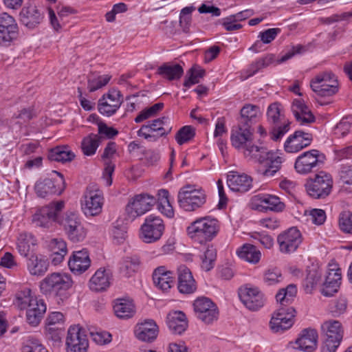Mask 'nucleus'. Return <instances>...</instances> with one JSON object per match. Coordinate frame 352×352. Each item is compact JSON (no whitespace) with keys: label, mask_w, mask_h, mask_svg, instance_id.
Returning <instances> with one entry per match:
<instances>
[{"label":"nucleus","mask_w":352,"mask_h":352,"mask_svg":"<svg viewBox=\"0 0 352 352\" xmlns=\"http://www.w3.org/2000/svg\"><path fill=\"white\" fill-rule=\"evenodd\" d=\"M179 206L186 211H194L205 203L204 194L187 186L182 188L177 196Z\"/></svg>","instance_id":"nucleus-9"},{"label":"nucleus","mask_w":352,"mask_h":352,"mask_svg":"<svg viewBox=\"0 0 352 352\" xmlns=\"http://www.w3.org/2000/svg\"><path fill=\"white\" fill-rule=\"evenodd\" d=\"M63 208V201L43 206L32 216V222L36 226L49 228L52 226L54 222H58L59 214Z\"/></svg>","instance_id":"nucleus-7"},{"label":"nucleus","mask_w":352,"mask_h":352,"mask_svg":"<svg viewBox=\"0 0 352 352\" xmlns=\"http://www.w3.org/2000/svg\"><path fill=\"white\" fill-rule=\"evenodd\" d=\"M82 201V210L86 216H96L102 211L103 197L100 190L88 187Z\"/></svg>","instance_id":"nucleus-17"},{"label":"nucleus","mask_w":352,"mask_h":352,"mask_svg":"<svg viewBox=\"0 0 352 352\" xmlns=\"http://www.w3.org/2000/svg\"><path fill=\"white\" fill-rule=\"evenodd\" d=\"M30 308L27 309L26 318L28 322L32 326L38 325L44 313L46 311V305L43 300L38 303H34Z\"/></svg>","instance_id":"nucleus-40"},{"label":"nucleus","mask_w":352,"mask_h":352,"mask_svg":"<svg viewBox=\"0 0 352 352\" xmlns=\"http://www.w3.org/2000/svg\"><path fill=\"white\" fill-rule=\"evenodd\" d=\"M347 309V300L344 298H340L330 305L329 310L332 316L338 317L343 314Z\"/></svg>","instance_id":"nucleus-61"},{"label":"nucleus","mask_w":352,"mask_h":352,"mask_svg":"<svg viewBox=\"0 0 352 352\" xmlns=\"http://www.w3.org/2000/svg\"><path fill=\"white\" fill-rule=\"evenodd\" d=\"M112 275L109 270L98 269L89 280V288L94 292H103L111 285Z\"/></svg>","instance_id":"nucleus-28"},{"label":"nucleus","mask_w":352,"mask_h":352,"mask_svg":"<svg viewBox=\"0 0 352 352\" xmlns=\"http://www.w3.org/2000/svg\"><path fill=\"white\" fill-rule=\"evenodd\" d=\"M239 296L242 303L250 311H257L265 303V299L260 289L250 284H246L239 289Z\"/></svg>","instance_id":"nucleus-11"},{"label":"nucleus","mask_w":352,"mask_h":352,"mask_svg":"<svg viewBox=\"0 0 352 352\" xmlns=\"http://www.w3.org/2000/svg\"><path fill=\"white\" fill-rule=\"evenodd\" d=\"M325 156L316 149L306 151L299 155L295 162L294 168L300 174H307L324 163Z\"/></svg>","instance_id":"nucleus-10"},{"label":"nucleus","mask_w":352,"mask_h":352,"mask_svg":"<svg viewBox=\"0 0 352 352\" xmlns=\"http://www.w3.org/2000/svg\"><path fill=\"white\" fill-rule=\"evenodd\" d=\"M296 292L297 289L296 286L289 285L286 288H283L279 290L276 295V300L280 305H289L292 302Z\"/></svg>","instance_id":"nucleus-50"},{"label":"nucleus","mask_w":352,"mask_h":352,"mask_svg":"<svg viewBox=\"0 0 352 352\" xmlns=\"http://www.w3.org/2000/svg\"><path fill=\"white\" fill-rule=\"evenodd\" d=\"M90 264L91 260L88 252L85 249L74 252L72 258L68 262L71 271L76 274L85 272L89 267Z\"/></svg>","instance_id":"nucleus-31"},{"label":"nucleus","mask_w":352,"mask_h":352,"mask_svg":"<svg viewBox=\"0 0 352 352\" xmlns=\"http://www.w3.org/2000/svg\"><path fill=\"white\" fill-rule=\"evenodd\" d=\"M339 226L344 232L352 234V212L345 211L340 214Z\"/></svg>","instance_id":"nucleus-60"},{"label":"nucleus","mask_w":352,"mask_h":352,"mask_svg":"<svg viewBox=\"0 0 352 352\" xmlns=\"http://www.w3.org/2000/svg\"><path fill=\"white\" fill-rule=\"evenodd\" d=\"M283 279L280 271L277 268L268 270L264 275V280L268 285L280 282Z\"/></svg>","instance_id":"nucleus-63"},{"label":"nucleus","mask_w":352,"mask_h":352,"mask_svg":"<svg viewBox=\"0 0 352 352\" xmlns=\"http://www.w3.org/2000/svg\"><path fill=\"white\" fill-rule=\"evenodd\" d=\"M159 329L157 324L153 320H146L138 324L135 329L136 338L143 342H152L158 334Z\"/></svg>","instance_id":"nucleus-25"},{"label":"nucleus","mask_w":352,"mask_h":352,"mask_svg":"<svg viewBox=\"0 0 352 352\" xmlns=\"http://www.w3.org/2000/svg\"><path fill=\"white\" fill-rule=\"evenodd\" d=\"M154 284L162 291L167 292L174 283V277L170 271H166L164 266L159 267L153 273Z\"/></svg>","instance_id":"nucleus-32"},{"label":"nucleus","mask_w":352,"mask_h":352,"mask_svg":"<svg viewBox=\"0 0 352 352\" xmlns=\"http://www.w3.org/2000/svg\"><path fill=\"white\" fill-rule=\"evenodd\" d=\"M195 135V129L190 125L182 126L176 133L175 140L178 144L182 145L191 140Z\"/></svg>","instance_id":"nucleus-52"},{"label":"nucleus","mask_w":352,"mask_h":352,"mask_svg":"<svg viewBox=\"0 0 352 352\" xmlns=\"http://www.w3.org/2000/svg\"><path fill=\"white\" fill-rule=\"evenodd\" d=\"M122 103L120 91L113 89L98 100V109L102 115L109 117L117 111Z\"/></svg>","instance_id":"nucleus-19"},{"label":"nucleus","mask_w":352,"mask_h":352,"mask_svg":"<svg viewBox=\"0 0 352 352\" xmlns=\"http://www.w3.org/2000/svg\"><path fill=\"white\" fill-rule=\"evenodd\" d=\"M292 111L300 124H307L315 122L316 118L309 108L299 99H295L292 104Z\"/></svg>","instance_id":"nucleus-27"},{"label":"nucleus","mask_w":352,"mask_h":352,"mask_svg":"<svg viewBox=\"0 0 352 352\" xmlns=\"http://www.w3.org/2000/svg\"><path fill=\"white\" fill-rule=\"evenodd\" d=\"M340 269H329L325 281L323 283L321 293L327 297L332 296L337 293L340 285Z\"/></svg>","instance_id":"nucleus-29"},{"label":"nucleus","mask_w":352,"mask_h":352,"mask_svg":"<svg viewBox=\"0 0 352 352\" xmlns=\"http://www.w3.org/2000/svg\"><path fill=\"white\" fill-rule=\"evenodd\" d=\"M183 68L179 64L166 63L157 68V74L168 80H175L181 78Z\"/></svg>","instance_id":"nucleus-37"},{"label":"nucleus","mask_w":352,"mask_h":352,"mask_svg":"<svg viewBox=\"0 0 352 352\" xmlns=\"http://www.w3.org/2000/svg\"><path fill=\"white\" fill-rule=\"evenodd\" d=\"M322 273L316 265H311L307 269V276L304 286L307 292H311L314 288L320 282Z\"/></svg>","instance_id":"nucleus-44"},{"label":"nucleus","mask_w":352,"mask_h":352,"mask_svg":"<svg viewBox=\"0 0 352 352\" xmlns=\"http://www.w3.org/2000/svg\"><path fill=\"white\" fill-rule=\"evenodd\" d=\"M18 36L19 27L14 18L6 12L0 14V43L10 45Z\"/></svg>","instance_id":"nucleus-18"},{"label":"nucleus","mask_w":352,"mask_h":352,"mask_svg":"<svg viewBox=\"0 0 352 352\" xmlns=\"http://www.w3.org/2000/svg\"><path fill=\"white\" fill-rule=\"evenodd\" d=\"M52 173L56 174L58 178H45L43 181L36 182L35 191L38 197L45 198L52 195H60L63 192L65 188L63 175L56 170H54Z\"/></svg>","instance_id":"nucleus-14"},{"label":"nucleus","mask_w":352,"mask_h":352,"mask_svg":"<svg viewBox=\"0 0 352 352\" xmlns=\"http://www.w3.org/2000/svg\"><path fill=\"white\" fill-rule=\"evenodd\" d=\"M295 315H289L288 318H278L272 316L270 327L274 333H283L289 329L294 324Z\"/></svg>","instance_id":"nucleus-45"},{"label":"nucleus","mask_w":352,"mask_h":352,"mask_svg":"<svg viewBox=\"0 0 352 352\" xmlns=\"http://www.w3.org/2000/svg\"><path fill=\"white\" fill-rule=\"evenodd\" d=\"M65 232L67 238L74 243L82 241L87 235V231L82 223L77 226H74L65 231Z\"/></svg>","instance_id":"nucleus-55"},{"label":"nucleus","mask_w":352,"mask_h":352,"mask_svg":"<svg viewBox=\"0 0 352 352\" xmlns=\"http://www.w3.org/2000/svg\"><path fill=\"white\" fill-rule=\"evenodd\" d=\"M313 91L320 96H331L338 91L337 76L331 71L319 73L310 82Z\"/></svg>","instance_id":"nucleus-5"},{"label":"nucleus","mask_w":352,"mask_h":352,"mask_svg":"<svg viewBox=\"0 0 352 352\" xmlns=\"http://www.w3.org/2000/svg\"><path fill=\"white\" fill-rule=\"evenodd\" d=\"M73 281L69 275L65 273H52L47 275L40 283L41 292L49 296H62L72 287Z\"/></svg>","instance_id":"nucleus-4"},{"label":"nucleus","mask_w":352,"mask_h":352,"mask_svg":"<svg viewBox=\"0 0 352 352\" xmlns=\"http://www.w3.org/2000/svg\"><path fill=\"white\" fill-rule=\"evenodd\" d=\"M100 142V137L96 134L91 133L84 138L81 142V148L85 155L95 154Z\"/></svg>","instance_id":"nucleus-47"},{"label":"nucleus","mask_w":352,"mask_h":352,"mask_svg":"<svg viewBox=\"0 0 352 352\" xmlns=\"http://www.w3.org/2000/svg\"><path fill=\"white\" fill-rule=\"evenodd\" d=\"M27 266L31 274L41 276L47 272L48 263L45 258L34 254L28 257Z\"/></svg>","instance_id":"nucleus-39"},{"label":"nucleus","mask_w":352,"mask_h":352,"mask_svg":"<svg viewBox=\"0 0 352 352\" xmlns=\"http://www.w3.org/2000/svg\"><path fill=\"white\" fill-rule=\"evenodd\" d=\"M219 228L216 219L204 217L192 222L187 230L190 238L202 243L212 240L219 232Z\"/></svg>","instance_id":"nucleus-3"},{"label":"nucleus","mask_w":352,"mask_h":352,"mask_svg":"<svg viewBox=\"0 0 352 352\" xmlns=\"http://www.w3.org/2000/svg\"><path fill=\"white\" fill-rule=\"evenodd\" d=\"M217 258V250L212 246H208L204 254L201 255V268L206 272L210 271L214 267Z\"/></svg>","instance_id":"nucleus-49"},{"label":"nucleus","mask_w":352,"mask_h":352,"mask_svg":"<svg viewBox=\"0 0 352 352\" xmlns=\"http://www.w3.org/2000/svg\"><path fill=\"white\" fill-rule=\"evenodd\" d=\"M20 21L30 30L38 28L44 19V14L36 6H25L20 12Z\"/></svg>","instance_id":"nucleus-23"},{"label":"nucleus","mask_w":352,"mask_h":352,"mask_svg":"<svg viewBox=\"0 0 352 352\" xmlns=\"http://www.w3.org/2000/svg\"><path fill=\"white\" fill-rule=\"evenodd\" d=\"M39 302L40 300L31 295V290L28 288L21 290L16 294L15 303L20 309H28L32 304Z\"/></svg>","instance_id":"nucleus-46"},{"label":"nucleus","mask_w":352,"mask_h":352,"mask_svg":"<svg viewBox=\"0 0 352 352\" xmlns=\"http://www.w3.org/2000/svg\"><path fill=\"white\" fill-rule=\"evenodd\" d=\"M253 131L252 127L238 124V129L232 131L230 140L232 145L237 149L244 148L245 158L258 162L264 168L259 170L266 177H272L280 168L282 158L277 153L268 151L264 146L252 144Z\"/></svg>","instance_id":"nucleus-1"},{"label":"nucleus","mask_w":352,"mask_h":352,"mask_svg":"<svg viewBox=\"0 0 352 352\" xmlns=\"http://www.w3.org/2000/svg\"><path fill=\"white\" fill-rule=\"evenodd\" d=\"M241 117L239 123L241 126H248L252 127L256 123L257 118L260 114L259 107L256 105L247 104L241 109Z\"/></svg>","instance_id":"nucleus-36"},{"label":"nucleus","mask_w":352,"mask_h":352,"mask_svg":"<svg viewBox=\"0 0 352 352\" xmlns=\"http://www.w3.org/2000/svg\"><path fill=\"white\" fill-rule=\"evenodd\" d=\"M141 238L145 243H153L159 240L164 231V224L162 219L149 215L141 226Z\"/></svg>","instance_id":"nucleus-15"},{"label":"nucleus","mask_w":352,"mask_h":352,"mask_svg":"<svg viewBox=\"0 0 352 352\" xmlns=\"http://www.w3.org/2000/svg\"><path fill=\"white\" fill-rule=\"evenodd\" d=\"M251 208L259 211L269 210L274 212H281L285 208V204L276 196L258 195L252 198Z\"/></svg>","instance_id":"nucleus-21"},{"label":"nucleus","mask_w":352,"mask_h":352,"mask_svg":"<svg viewBox=\"0 0 352 352\" xmlns=\"http://www.w3.org/2000/svg\"><path fill=\"white\" fill-rule=\"evenodd\" d=\"M318 333L314 329H305L296 339L298 348L305 352H311L316 349L318 343Z\"/></svg>","instance_id":"nucleus-26"},{"label":"nucleus","mask_w":352,"mask_h":352,"mask_svg":"<svg viewBox=\"0 0 352 352\" xmlns=\"http://www.w3.org/2000/svg\"><path fill=\"white\" fill-rule=\"evenodd\" d=\"M197 289L195 281L188 268L182 265L178 268V289L182 294H192Z\"/></svg>","instance_id":"nucleus-30"},{"label":"nucleus","mask_w":352,"mask_h":352,"mask_svg":"<svg viewBox=\"0 0 352 352\" xmlns=\"http://www.w3.org/2000/svg\"><path fill=\"white\" fill-rule=\"evenodd\" d=\"M352 132V118H342L334 128V134L338 138H343Z\"/></svg>","instance_id":"nucleus-57"},{"label":"nucleus","mask_w":352,"mask_h":352,"mask_svg":"<svg viewBox=\"0 0 352 352\" xmlns=\"http://www.w3.org/2000/svg\"><path fill=\"white\" fill-rule=\"evenodd\" d=\"M309 196L314 199H324L331 192L333 179L330 174L320 171L313 179H309L305 184Z\"/></svg>","instance_id":"nucleus-6"},{"label":"nucleus","mask_w":352,"mask_h":352,"mask_svg":"<svg viewBox=\"0 0 352 352\" xmlns=\"http://www.w3.org/2000/svg\"><path fill=\"white\" fill-rule=\"evenodd\" d=\"M277 242L281 252H293L302 242L301 234L296 228H291L278 236Z\"/></svg>","instance_id":"nucleus-20"},{"label":"nucleus","mask_w":352,"mask_h":352,"mask_svg":"<svg viewBox=\"0 0 352 352\" xmlns=\"http://www.w3.org/2000/svg\"><path fill=\"white\" fill-rule=\"evenodd\" d=\"M239 258L252 263H257L261 258V252L254 245L245 243L236 252Z\"/></svg>","instance_id":"nucleus-41"},{"label":"nucleus","mask_w":352,"mask_h":352,"mask_svg":"<svg viewBox=\"0 0 352 352\" xmlns=\"http://www.w3.org/2000/svg\"><path fill=\"white\" fill-rule=\"evenodd\" d=\"M193 307L197 318L205 324H210L218 320V308L208 298H197L193 303Z\"/></svg>","instance_id":"nucleus-13"},{"label":"nucleus","mask_w":352,"mask_h":352,"mask_svg":"<svg viewBox=\"0 0 352 352\" xmlns=\"http://www.w3.org/2000/svg\"><path fill=\"white\" fill-rule=\"evenodd\" d=\"M313 140L311 133L302 131H296L289 135L284 144L285 151L287 153H297L304 148L309 146Z\"/></svg>","instance_id":"nucleus-22"},{"label":"nucleus","mask_w":352,"mask_h":352,"mask_svg":"<svg viewBox=\"0 0 352 352\" xmlns=\"http://www.w3.org/2000/svg\"><path fill=\"white\" fill-rule=\"evenodd\" d=\"M280 32V28H270L260 32L258 37L263 43H270Z\"/></svg>","instance_id":"nucleus-64"},{"label":"nucleus","mask_w":352,"mask_h":352,"mask_svg":"<svg viewBox=\"0 0 352 352\" xmlns=\"http://www.w3.org/2000/svg\"><path fill=\"white\" fill-rule=\"evenodd\" d=\"M164 107V104L162 102L156 103L153 106L146 108L142 110L139 115L135 118V122L137 123L141 122L144 120L148 119L157 115Z\"/></svg>","instance_id":"nucleus-56"},{"label":"nucleus","mask_w":352,"mask_h":352,"mask_svg":"<svg viewBox=\"0 0 352 352\" xmlns=\"http://www.w3.org/2000/svg\"><path fill=\"white\" fill-rule=\"evenodd\" d=\"M227 183L231 190L246 192L252 188V178L245 173L231 171L228 174Z\"/></svg>","instance_id":"nucleus-24"},{"label":"nucleus","mask_w":352,"mask_h":352,"mask_svg":"<svg viewBox=\"0 0 352 352\" xmlns=\"http://www.w3.org/2000/svg\"><path fill=\"white\" fill-rule=\"evenodd\" d=\"M113 310L120 318H129L135 314V306L131 300L120 299L113 306Z\"/></svg>","instance_id":"nucleus-42"},{"label":"nucleus","mask_w":352,"mask_h":352,"mask_svg":"<svg viewBox=\"0 0 352 352\" xmlns=\"http://www.w3.org/2000/svg\"><path fill=\"white\" fill-rule=\"evenodd\" d=\"M166 323L169 329L175 334H181L188 326L184 313L180 311L170 312L167 315Z\"/></svg>","instance_id":"nucleus-33"},{"label":"nucleus","mask_w":352,"mask_h":352,"mask_svg":"<svg viewBox=\"0 0 352 352\" xmlns=\"http://www.w3.org/2000/svg\"><path fill=\"white\" fill-rule=\"evenodd\" d=\"M126 234V228L123 223L117 221L113 225L111 234L113 239L118 243H121L124 240Z\"/></svg>","instance_id":"nucleus-62"},{"label":"nucleus","mask_w":352,"mask_h":352,"mask_svg":"<svg viewBox=\"0 0 352 352\" xmlns=\"http://www.w3.org/2000/svg\"><path fill=\"white\" fill-rule=\"evenodd\" d=\"M36 240L30 233H21L17 240V249L19 254L24 257H29L34 254Z\"/></svg>","instance_id":"nucleus-34"},{"label":"nucleus","mask_w":352,"mask_h":352,"mask_svg":"<svg viewBox=\"0 0 352 352\" xmlns=\"http://www.w3.org/2000/svg\"><path fill=\"white\" fill-rule=\"evenodd\" d=\"M109 75L98 76L94 74L88 76V89L90 92L95 91L105 86L110 80Z\"/></svg>","instance_id":"nucleus-51"},{"label":"nucleus","mask_w":352,"mask_h":352,"mask_svg":"<svg viewBox=\"0 0 352 352\" xmlns=\"http://www.w3.org/2000/svg\"><path fill=\"white\" fill-rule=\"evenodd\" d=\"M58 223L63 227L64 231L82 223L78 214L73 212H66L62 219L58 217Z\"/></svg>","instance_id":"nucleus-53"},{"label":"nucleus","mask_w":352,"mask_h":352,"mask_svg":"<svg viewBox=\"0 0 352 352\" xmlns=\"http://www.w3.org/2000/svg\"><path fill=\"white\" fill-rule=\"evenodd\" d=\"M341 182L346 185L342 187L349 192H352V166H343L339 172Z\"/></svg>","instance_id":"nucleus-58"},{"label":"nucleus","mask_w":352,"mask_h":352,"mask_svg":"<svg viewBox=\"0 0 352 352\" xmlns=\"http://www.w3.org/2000/svg\"><path fill=\"white\" fill-rule=\"evenodd\" d=\"M22 352H48L47 349L43 345L41 340L38 338L30 336H28L21 348Z\"/></svg>","instance_id":"nucleus-48"},{"label":"nucleus","mask_w":352,"mask_h":352,"mask_svg":"<svg viewBox=\"0 0 352 352\" xmlns=\"http://www.w3.org/2000/svg\"><path fill=\"white\" fill-rule=\"evenodd\" d=\"M190 76L184 82V86L190 87L192 85L199 82V78H202L205 75V70L199 67H192L189 70Z\"/></svg>","instance_id":"nucleus-59"},{"label":"nucleus","mask_w":352,"mask_h":352,"mask_svg":"<svg viewBox=\"0 0 352 352\" xmlns=\"http://www.w3.org/2000/svg\"><path fill=\"white\" fill-rule=\"evenodd\" d=\"M170 120L162 117L153 120L148 124H144L138 131V135L146 140L156 141L160 137L166 136L172 131Z\"/></svg>","instance_id":"nucleus-8"},{"label":"nucleus","mask_w":352,"mask_h":352,"mask_svg":"<svg viewBox=\"0 0 352 352\" xmlns=\"http://www.w3.org/2000/svg\"><path fill=\"white\" fill-rule=\"evenodd\" d=\"M157 203V199L148 194H140L131 199L126 206L129 217L134 219L150 210Z\"/></svg>","instance_id":"nucleus-12"},{"label":"nucleus","mask_w":352,"mask_h":352,"mask_svg":"<svg viewBox=\"0 0 352 352\" xmlns=\"http://www.w3.org/2000/svg\"><path fill=\"white\" fill-rule=\"evenodd\" d=\"M75 157V154L67 145L57 146L50 150L48 158L51 161L62 163L71 162Z\"/></svg>","instance_id":"nucleus-38"},{"label":"nucleus","mask_w":352,"mask_h":352,"mask_svg":"<svg viewBox=\"0 0 352 352\" xmlns=\"http://www.w3.org/2000/svg\"><path fill=\"white\" fill-rule=\"evenodd\" d=\"M67 352H87L89 342L85 331L78 325L71 326L66 338Z\"/></svg>","instance_id":"nucleus-16"},{"label":"nucleus","mask_w":352,"mask_h":352,"mask_svg":"<svg viewBox=\"0 0 352 352\" xmlns=\"http://www.w3.org/2000/svg\"><path fill=\"white\" fill-rule=\"evenodd\" d=\"M140 260L138 257H126L120 267V271L126 276H131L138 269Z\"/></svg>","instance_id":"nucleus-54"},{"label":"nucleus","mask_w":352,"mask_h":352,"mask_svg":"<svg viewBox=\"0 0 352 352\" xmlns=\"http://www.w3.org/2000/svg\"><path fill=\"white\" fill-rule=\"evenodd\" d=\"M322 331L325 334L327 340H333L341 342L343 338V329L338 320H328L321 326Z\"/></svg>","instance_id":"nucleus-35"},{"label":"nucleus","mask_w":352,"mask_h":352,"mask_svg":"<svg viewBox=\"0 0 352 352\" xmlns=\"http://www.w3.org/2000/svg\"><path fill=\"white\" fill-rule=\"evenodd\" d=\"M267 120L272 125L270 137L274 141L280 140L290 129L291 122L285 118L282 105L274 102L267 110Z\"/></svg>","instance_id":"nucleus-2"},{"label":"nucleus","mask_w":352,"mask_h":352,"mask_svg":"<svg viewBox=\"0 0 352 352\" xmlns=\"http://www.w3.org/2000/svg\"><path fill=\"white\" fill-rule=\"evenodd\" d=\"M157 208L164 216L172 218L174 216V210L168 199V192L165 189L158 191V199H157Z\"/></svg>","instance_id":"nucleus-43"}]
</instances>
